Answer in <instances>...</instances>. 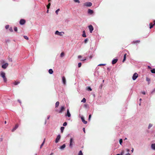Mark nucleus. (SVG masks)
<instances>
[{
    "label": "nucleus",
    "mask_w": 155,
    "mask_h": 155,
    "mask_svg": "<svg viewBox=\"0 0 155 155\" xmlns=\"http://www.w3.org/2000/svg\"><path fill=\"white\" fill-rule=\"evenodd\" d=\"M5 73L3 72H1L0 74V76L2 77L5 82H6L7 81V79L5 76Z\"/></svg>",
    "instance_id": "f257e3e1"
},
{
    "label": "nucleus",
    "mask_w": 155,
    "mask_h": 155,
    "mask_svg": "<svg viewBox=\"0 0 155 155\" xmlns=\"http://www.w3.org/2000/svg\"><path fill=\"white\" fill-rule=\"evenodd\" d=\"M65 109V108L64 106H62L60 108V110L58 111V113H61Z\"/></svg>",
    "instance_id": "f03ea898"
},
{
    "label": "nucleus",
    "mask_w": 155,
    "mask_h": 155,
    "mask_svg": "<svg viewBox=\"0 0 155 155\" xmlns=\"http://www.w3.org/2000/svg\"><path fill=\"white\" fill-rule=\"evenodd\" d=\"M92 4L91 2H86L84 4V6H86L87 7H90L92 6Z\"/></svg>",
    "instance_id": "7ed1b4c3"
},
{
    "label": "nucleus",
    "mask_w": 155,
    "mask_h": 155,
    "mask_svg": "<svg viewBox=\"0 0 155 155\" xmlns=\"http://www.w3.org/2000/svg\"><path fill=\"white\" fill-rule=\"evenodd\" d=\"M8 63H6L2 65V67L3 68L5 69L8 67Z\"/></svg>",
    "instance_id": "20e7f679"
},
{
    "label": "nucleus",
    "mask_w": 155,
    "mask_h": 155,
    "mask_svg": "<svg viewBox=\"0 0 155 155\" xmlns=\"http://www.w3.org/2000/svg\"><path fill=\"white\" fill-rule=\"evenodd\" d=\"M62 33L64 34V33L63 32H59L58 31H56L55 32V34L56 35H57L60 36H62L63 35L62 34Z\"/></svg>",
    "instance_id": "39448f33"
},
{
    "label": "nucleus",
    "mask_w": 155,
    "mask_h": 155,
    "mask_svg": "<svg viewBox=\"0 0 155 155\" xmlns=\"http://www.w3.org/2000/svg\"><path fill=\"white\" fill-rule=\"evenodd\" d=\"M138 74L137 73H135L134 74L132 77V79L133 80H135L138 77Z\"/></svg>",
    "instance_id": "423d86ee"
},
{
    "label": "nucleus",
    "mask_w": 155,
    "mask_h": 155,
    "mask_svg": "<svg viewBox=\"0 0 155 155\" xmlns=\"http://www.w3.org/2000/svg\"><path fill=\"white\" fill-rule=\"evenodd\" d=\"M61 138V135L60 134H59L58 135L56 140L55 142L56 143H57L58 142L59 140Z\"/></svg>",
    "instance_id": "0eeeda50"
},
{
    "label": "nucleus",
    "mask_w": 155,
    "mask_h": 155,
    "mask_svg": "<svg viewBox=\"0 0 155 155\" xmlns=\"http://www.w3.org/2000/svg\"><path fill=\"white\" fill-rule=\"evenodd\" d=\"M88 28L89 29L90 32L91 33H92V31H93V30L94 29V28H93V26L92 25H90L89 26Z\"/></svg>",
    "instance_id": "6e6552de"
},
{
    "label": "nucleus",
    "mask_w": 155,
    "mask_h": 155,
    "mask_svg": "<svg viewBox=\"0 0 155 155\" xmlns=\"http://www.w3.org/2000/svg\"><path fill=\"white\" fill-rule=\"evenodd\" d=\"M25 23V21L23 19H21L20 21V24L21 25L24 24Z\"/></svg>",
    "instance_id": "1a4fd4ad"
},
{
    "label": "nucleus",
    "mask_w": 155,
    "mask_h": 155,
    "mask_svg": "<svg viewBox=\"0 0 155 155\" xmlns=\"http://www.w3.org/2000/svg\"><path fill=\"white\" fill-rule=\"evenodd\" d=\"M153 22L154 23L153 24V23H150V29H151V28H152L153 27V26L155 25V20H154L153 21Z\"/></svg>",
    "instance_id": "9d476101"
},
{
    "label": "nucleus",
    "mask_w": 155,
    "mask_h": 155,
    "mask_svg": "<svg viewBox=\"0 0 155 155\" xmlns=\"http://www.w3.org/2000/svg\"><path fill=\"white\" fill-rule=\"evenodd\" d=\"M66 116H67L68 117H70L71 116L70 113L69 109H67V114L66 115Z\"/></svg>",
    "instance_id": "9b49d317"
},
{
    "label": "nucleus",
    "mask_w": 155,
    "mask_h": 155,
    "mask_svg": "<svg viewBox=\"0 0 155 155\" xmlns=\"http://www.w3.org/2000/svg\"><path fill=\"white\" fill-rule=\"evenodd\" d=\"M62 80L63 84L64 85H65L66 84V79L64 76H63L62 77Z\"/></svg>",
    "instance_id": "f8f14e48"
},
{
    "label": "nucleus",
    "mask_w": 155,
    "mask_h": 155,
    "mask_svg": "<svg viewBox=\"0 0 155 155\" xmlns=\"http://www.w3.org/2000/svg\"><path fill=\"white\" fill-rule=\"evenodd\" d=\"M18 124H16L15 127L12 130V131L13 132L17 128H18Z\"/></svg>",
    "instance_id": "ddd939ff"
},
{
    "label": "nucleus",
    "mask_w": 155,
    "mask_h": 155,
    "mask_svg": "<svg viewBox=\"0 0 155 155\" xmlns=\"http://www.w3.org/2000/svg\"><path fill=\"white\" fill-rule=\"evenodd\" d=\"M81 119L82 120V122L84 124H87V121H85L84 119V117H81Z\"/></svg>",
    "instance_id": "4468645a"
},
{
    "label": "nucleus",
    "mask_w": 155,
    "mask_h": 155,
    "mask_svg": "<svg viewBox=\"0 0 155 155\" xmlns=\"http://www.w3.org/2000/svg\"><path fill=\"white\" fill-rule=\"evenodd\" d=\"M117 59H114L112 61V64H116L117 62Z\"/></svg>",
    "instance_id": "2eb2a0df"
},
{
    "label": "nucleus",
    "mask_w": 155,
    "mask_h": 155,
    "mask_svg": "<svg viewBox=\"0 0 155 155\" xmlns=\"http://www.w3.org/2000/svg\"><path fill=\"white\" fill-rule=\"evenodd\" d=\"M73 141V139L72 138H71L70 140V143L69 145V146L71 148L72 147V142Z\"/></svg>",
    "instance_id": "dca6fc26"
},
{
    "label": "nucleus",
    "mask_w": 155,
    "mask_h": 155,
    "mask_svg": "<svg viewBox=\"0 0 155 155\" xmlns=\"http://www.w3.org/2000/svg\"><path fill=\"white\" fill-rule=\"evenodd\" d=\"M88 14H92L94 13V12L93 10L90 9H89L88 10Z\"/></svg>",
    "instance_id": "f3484780"
},
{
    "label": "nucleus",
    "mask_w": 155,
    "mask_h": 155,
    "mask_svg": "<svg viewBox=\"0 0 155 155\" xmlns=\"http://www.w3.org/2000/svg\"><path fill=\"white\" fill-rule=\"evenodd\" d=\"M140 42V41L139 40H137L133 41V43L134 44H136L137 43H139Z\"/></svg>",
    "instance_id": "a211bd4d"
},
{
    "label": "nucleus",
    "mask_w": 155,
    "mask_h": 155,
    "mask_svg": "<svg viewBox=\"0 0 155 155\" xmlns=\"http://www.w3.org/2000/svg\"><path fill=\"white\" fill-rule=\"evenodd\" d=\"M151 148L153 150H155V143H153L151 144Z\"/></svg>",
    "instance_id": "6ab92c4d"
},
{
    "label": "nucleus",
    "mask_w": 155,
    "mask_h": 155,
    "mask_svg": "<svg viewBox=\"0 0 155 155\" xmlns=\"http://www.w3.org/2000/svg\"><path fill=\"white\" fill-rule=\"evenodd\" d=\"M127 55V54H124V59L122 61L123 62H124V61H125L126 59V56Z\"/></svg>",
    "instance_id": "aec40b11"
},
{
    "label": "nucleus",
    "mask_w": 155,
    "mask_h": 155,
    "mask_svg": "<svg viewBox=\"0 0 155 155\" xmlns=\"http://www.w3.org/2000/svg\"><path fill=\"white\" fill-rule=\"evenodd\" d=\"M65 144H64L62 146L60 147V149L61 150L63 149L64 148H65Z\"/></svg>",
    "instance_id": "412c9836"
},
{
    "label": "nucleus",
    "mask_w": 155,
    "mask_h": 155,
    "mask_svg": "<svg viewBox=\"0 0 155 155\" xmlns=\"http://www.w3.org/2000/svg\"><path fill=\"white\" fill-rule=\"evenodd\" d=\"M20 83V81H15L14 83V84L15 85H17L18 84H19Z\"/></svg>",
    "instance_id": "4be33fe9"
},
{
    "label": "nucleus",
    "mask_w": 155,
    "mask_h": 155,
    "mask_svg": "<svg viewBox=\"0 0 155 155\" xmlns=\"http://www.w3.org/2000/svg\"><path fill=\"white\" fill-rule=\"evenodd\" d=\"M146 81H148V84H150V79L147 77L146 78Z\"/></svg>",
    "instance_id": "5701e85b"
},
{
    "label": "nucleus",
    "mask_w": 155,
    "mask_h": 155,
    "mask_svg": "<svg viewBox=\"0 0 155 155\" xmlns=\"http://www.w3.org/2000/svg\"><path fill=\"white\" fill-rule=\"evenodd\" d=\"M49 73L50 74H52L53 73V71L52 69H50L48 71Z\"/></svg>",
    "instance_id": "b1692460"
},
{
    "label": "nucleus",
    "mask_w": 155,
    "mask_h": 155,
    "mask_svg": "<svg viewBox=\"0 0 155 155\" xmlns=\"http://www.w3.org/2000/svg\"><path fill=\"white\" fill-rule=\"evenodd\" d=\"M59 102L57 101L55 103V107H58L59 105Z\"/></svg>",
    "instance_id": "393cba45"
},
{
    "label": "nucleus",
    "mask_w": 155,
    "mask_h": 155,
    "mask_svg": "<svg viewBox=\"0 0 155 155\" xmlns=\"http://www.w3.org/2000/svg\"><path fill=\"white\" fill-rule=\"evenodd\" d=\"M83 34H82V36L84 37H86V35L85 33V31H84L83 32Z\"/></svg>",
    "instance_id": "a878e982"
},
{
    "label": "nucleus",
    "mask_w": 155,
    "mask_h": 155,
    "mask_svg": "<svg viewBox=\"0 0 155 155\" xmlns=\"http://www.w3.org/2000/svg\"><path fill=\"white\" fill-rule=\"evenodd\" d=\"M64 127H61V132L62 133H63V130L64 129Z\"/></svg>",
    "instance_id": "bb28decb"
},
{
    "label": "nucleus",
    "mask_w": 155,
    "mask_h": 155,
    "mask_svg": "<svg viewBox=\"0 0 155 155\" xmlns=\"http://www.w3.org/2000/svg\"><path fill=\"white\" fill-rule=\"evenodd\" d=\"M151 71L152 73L155 74V69H153L151 70Z\"/></svg>",
    "instance_id": "cd10ccee"
},
{
    "label": "nucleus",
    "mask_w": 155,
    "mask_h": 155,
    "mask_svg": "<svg viewBox=\"0 0 155 155\" xmlns=\"http://www.w3.org/2000/svg\"><path fill=\"white\" fill-rule=\"evenodd\" d=\"M86 100L85 98H84L81 101V102H83V103H85L86 102Z\"/></svg>",
    "instance_id": "c85d7f7f"
},
{
    "label": "nucleus",
    "mask_w": 155,
    "mask_h": 155,
    "mask_svg": "<svg viewBox=\"0 0 155 155\" xmlns=\"http://www.w3.org/2000/svg\"><path fill=\"white\" fill-rule=\"evenodd\" d=\"M1 63L2 64H3L5 63V61L3 60L1 61Z\"/></svg>",
    "instance_id": "c756f323"
},
{
    "label": "nucleus",
    "mask_w": 155,
    "mask_h": 155,
    "mask_svg": "<svg viewBox=\"0 0 155 155\" xmlns=\"http://www.w3.org/2000/svg\"><path fill=\"white\" fill-rule=\"evenodd\" d=\"M50 5H51V3H49L48 5H47V8L48 9L49 8H50Z\"/></svg>",
    "instance_id": "7c9ffc66"
},
{
    "label": "nucleus",
    "mask_w": 155,
    "mask_h": 155,
    "mask_svg": "<svg viewBox=\"0 0 155 155\" xmlns=\"http://www.w3.org/2000/svg\"><path fill=\"white\" fill-rule=\"evenodd\" d=\"M45 139L44 140L43 142L41 144V146H40V148H42V146L43 145L44 143H45Z\"/></svg>",
    "instance_id": "2f4dec72"
},
{
    "label": "nucleus",
    "mask_w": 155,
    "mask_h": 155,
    "mask_svg": "<svg viewBox=\"0 0 155 155\" xmlns=\"http://www.w3.org/2000/svg\"><path fill=\"white\" fill-rule=\"evenodd\" d=\"M78 155H83V153L81 150L79 151L78 154Z\"/></svg>",
    "instance_id": "473e14b6"
},
{
    "label": "nucleus",
    "mask_w": 155,
    "mask_h": 155,
    "mask_svg": "<svg viewBox=\"0 0 155 155\" xmlns=\"http://www.w3.org/2000/svg\"><path fill=\"white\" fill-rule=\"evenodd\" d=\"M60 9L59 8L56 11L55 13L57 15L58 14V12L60 11Z\"/></svg>",
    "instance_id": "72a5a7b5"
},
{
    "label": "nucleus",
    "mask_w": 155,
    "mask_h": 155,
    "mask_svg": "<svg viewBox=\"0 0 155 155\" xmlns=\"http://www.w3.org/2000/svg\"><path fill=\"white\" fill-rule=\"evenodd\" d=\"M152 126H153V125H152V124H149V126H148V129L150 128Z\"/></svg>",
    "instance_id": "f704fd0d"
},
{
    "label": "nucleus",
    "mask_w": 155,
    "mask_h": 155,
    "mask_svg": "<svg viewBox=\"0 0 155 155\" xmlns=\"http://www.w3.org/2000/svg\"><path fill=\"white\" fill-rule=\"evenodd\" d=\"M87 90L90 91H92V89L89 87H88L87 88Z\"/></svg>",
    "instance_id": "c9c22d12"
},
{
    "label": "nucleus",
    "mask_w": 155,
    "mask_h": 155,
    "mask_svg": "<svg viewBox=\"0 0 155 155\" xmlns=\"http://www.w3.org/2000/svg\"><path fill=\"white\" fill-rule=\"evenodd\" d=\"M123 142V140L122 139H120L119 140V143L121 145L122 143Z\"/></svg>",
    "instance_id": "e433bc0d"
},
{
    "label": "nucleus",
    "mask_w": 155,
    "mask_h": 155,
    "mask_svg": "<svg viewBox=\"0 0 155 155\" xmlns=\"http://www.w3.org/2000/svg\"><path fill=\"white\" fill-rule=\"evenodd\" d=\"M24 38L25 39H26V40H28V37H27V36H26L24 35Z\"/></svg>",
    "instance_id": "4c0bfd02"
},
{
    "label": "nucleus",
    "mask_w": 155,
    "mask_h": 155,
    "mask_svg": "<svg viewBox=\"0 0 155 155\" xmlns=\"http://www.w3.org/2000/svg\"><path fill=\"white\" fill-rule=\"evenodd\" d=\"M64 55V53L63 52H62L61 54H60V56L61 57H62Z\"/></svg>",
    "instance_id": "58836bf2"
},
{
    "label": "nucleus",
    "mask_w": 155,
    "mask_h": 155,
    "mask_svg": "<svg viewBox=\"0 0 155 155\" xmlns=\"http://www.w3.org/2000/svg\"><path fill=\"white\" fill-rule=\"evenodd\" d=\"M14 30L15 31L17 32V27H15L14 28Z\"/></svg>",
    "instance_id": "ea45409f"
},
{
    "label": "nucleus",
    "mask_w": 155,
    "mask_h": 155,
    "mask_svg": "<svg viewBox=\"0 0 155 155\" xmlns=\"http://www.w3.org/2000/svg\"><path fill=\"white\" fill-rule=\"evenodd\" d=\"M74 1L76 2H77L78 3H80V1L79 0H74Z\"/></svg>",
    "instance_id": "a19ab883"
},
{
    "label": "nucleus",
    "mask_w": 155,
    "mask_h": 155,
    "mask_svg": "<svg viewBox=\"0 0 155 155\" xmlns=\"http://www.w3.org/2000/svg\"><path fill=\"white\" fill-rule=\"evenodd\" d=\"M81 65V63H79L78 64V67L79 68H80Z\"/></svg>",
    "instance_id": "79ce46f5"
},
{
    "label": "nucleus",
    "mask_w": 155,
    "mask_h": 155,
    "mask_svg": "<svg viewBox=\"0 0 155 155\" xmlns=\"http://www.w3.org/2000/svg\"><path fill=\"white\" fill-rule=\"evenodd\" d=\"M67 123L66 122H65L64 123V124H63V126H66L67 125Z\"/></svg>",
    "instance_id": "37998d69"
},
{
    "label": "nucleus",
    "mask_w": 155,
    "mask_h": 155,
    "mask_svg": "<svg viewBox=\"0 0 155 155\" xmlns=\"http://www.w3.org/2000/svg\"><path fill=\"white\" fill-rule=\"evenodd\" d=\"M88 41V39L86 38V39H85V40L84 41V43H87V42Z\"/></svg>",
    "instance_id": "c03bdc74"
},
{
    "label": "nucleus",
    "mask_w": 155,
    "mask_h": 155,
    "mask_svg": "<svg viewBox=\"0 0 155 155\" xmlns=\"http://www.w3.org/2000/svg\"><path fill=\"white\" fill-rule=\"evenodd\" d=\"M9 30L11 31V32H12L13 31V29H12V27H10L9 29Z\"/></svg>",
    "instance_id": "a18cd8bd"
},
{
    "label": "nucleus",
    "mask_w": 155,
    "mask_h": 155,
    "mask_svg": "<svg viewBox=\"0 0 155 155\" xmlns=\"http://www.w3.org/2000/svg\"><path fill=\"white\" fill-rule=\"evenodd\" d=\"M9 28V25H6L5 27V28L6 29H8Z\"/></svg>",
    "instance_id": "49530a36"
},
{
    "label": "nucleus",
    "mask_w": 155,
    "mask_h": 155,
    "mask_svg": "<svg viewBox=\"0 0 155 155\" xmlns=\"http://www.w3.org/2000/svg\"><path fill=\"white\" fill-rule=\"evenodd\" d=\"M105 65V64H100L98 65V66H104Z\"/></svg>",
    "instance_id": "de8ad7c7"
},
{
    "label": "nucleus",
    "mask_w": 155,
    "mask_h": 155,
    "mask_svg": "<svg viewBox=\"0 0 155 155\" xmlns=\"http://www.w3.org/2000/svg\"><path fill=\"white\" fill-rule=\"evenodd\" d=\"M91 117V115L90 114L89 116L88 120H90Z\"/></svg>",
    "instance_id": "09e8293b"
},
{
    "label": "nucleus",
    "mask_w": 155,
    "mask_h": 155,
    "mask_svg": "<svg viewBox=\"0 0 155 155\" xmlns=\"http://www.w3.org/2000/svg\"><path fill=\"white\" fill-rule=\"evenodd\" d=\"M124 150L122 151L121 153V155H123L124 153Z\"/></svg>",
    "instance_id": "8fccbe9b"
},
{
    "label": "nucleus",
    "mask_w": 155,
    "mask_h": 155,
    "mask_svg": "<svg viewBox=\"0 0 155 155\" xmlns=\"http://www.w3.org/2000/svg\"><path fill=\"white\" fill-rule=\"evenodd\" d=\"M78 57V58H82V56L81 55H79Z\"/></svg>",
    "instance_id": "3c124183"
},
{
    "label": "nucleus",
    "mask_w": 155,
    "mask_h": 155,
    "mask_svg": "<svg viewBox=\"0 0 155 155\" xmlns=\"http://www.w3.org/2000/svg\"><path fill=\"white\" fill-rule=\"evenodd\" d=\"M142 93L143 94H144V95L145 94H146V93H145V92H144V91H143V92H142Z\"/></svg>",
    "instance_id": "603ef678"
},
{
    "label": "nucleus",
    "mask_w": 155,
    "mask_h": 155,
    "mask_svg": "<svg viewBox=\"0 0 155 155\" xmlns=\"http://www.w3.org/2000/svg\"><path fill=\"white\" fill-rule=\"evenodd\" d=\"M18 101L20 104L21 103V102L20 100H18Z\"/></svg>",
    "instance_id": "864d4df0"
},
{
    "label": "nucleus",
    "mask_w": 155,
    "mask_h": 155,
    "mask_svg": "<svg viewBox=\"0 0 155 155\" xmlns=\"http://www.w3.org/2000/svg\"><path fill=\"white\" fill-rule=\"evenodd\" d=\"M148 68L149 69H151V68L150 66H148Z\"/></svg>",
    "instance_id": "5fc2aeb1"
},
{
    "label": "nucleus",
    "mask_w": 155,
    "mask_h": 155,
    "mask_svg": "<svg viewBox=\"0 0 155 155\" xmlns=\"http://www.w3.org/2000/svg\"><path fill=\"white\" fill-rule=\"evenodd\" d=\"M126 150L127 151V152H129V151H130V150L129 149H126Z\"/></svg>",
    "instance_id": "6e6d98bb"
},
{
    "label": "nucleus",
    "mask_w": 155,
    "mask_h": 155,
    "mask_svg": "<svg viewBox=\"0 0 155 155\" xmlns=\"http://www.w3.org/2000/svg\"><path fill=\"white\" fill-rule=\"evenodd\" d=\"M83 131H84V133H85V128H83Z\"/></svg>",
    "instance_id": "4d7b16f0"
},
{
    "label": "nucleus",
    "mask_w": 155,
    "mask_h": 155,
    "mask_svg": "<svg viewBox=\"0 0 155 155\" xmlns=\"http://www.w3.org/2000/svg\"><path fill=\"white\" fill-rule=\"evenodd\" d=\"M125 155H130L129 153H127Z\"/></svg>",
    "instance_id": "13d9d810"
},
{
    "label": "nucleus",
    "mask_w": 155,
    "mask_h": 155,
    "mask_svg": "<svg viewBox=\"0 0 155 155\" xmlns=\"http://www.w3.org/2000/svg\"><path fill=\"white\" fill-rule=\"evenodd\" d=\"M54 154L53 153H51L50 155H53Z\"/></svg>",
    "instance_id": "bf43d9fd"
},
{
    "label": "nucleus",
    "mask_w": 155,
    "mask_h": 155,
    "mask_svg": "<svg viewBox=\"0 0 155 155\" xmlns=\"http://www.w3.org/2000/svg\"><path fill=\"white\" fill-rule=\"evenodd\" d=\"M133 150H134V149H133V148H132V150H131V151H132V152H133Z\"/></svg>",
    "instance_id": "052dcab7"
},
{
    "label": "nucleus",
    "mask_w": 155,
    "mask_h": 155,
    "mask_svg": "<svg viewBox=\"0 0 155 155\" xmlns=\"http://www.w3.org/2000/svg\"><path fill=\"white\" fill-rule=\"evenodd\" d=\"M141 100H142V99H141V98H140V99H139V100H140V101H141Z\"/></svg>",
    "instance_id": "680f3d73"
},
{
    "label": "nucleus",
    "mask_w": 155,
    "mask_h": 155,
    "mask_svg": "<svg viewBox=\"0 0 155 155\" xmlns=\"http://www.w3.org/2000/svg\"><path fill=\"white\" fill-rule=\"evenodd\" d=\"M6 121H5V124H6Z\"/></svg>",
    "instance_id": "e2e57ef3"
},
{
    "label": "nucleus",
    "mask_w": 155,
    "mask_h": 155,
    "mask_svg": "<svg viewBox=\"0 0 155 155\" xmlns=\"http://www.w3.org/2000/svg\"><path fill=\"white\" fill-rule=\"evenodd\" d=\"M90 58H92V56H90Z\"/></svg>",
    "instance_id": "0e129e2a"
},
{
    "label": "nucleus",
    "mask_w": 155,
    "mask_h": 155,
    "mask_svg": "<svg viewBox=\"0 0 155 155\" xmlns=\"http://www.w3.org/2000/svg\"><path fill=\"white\" fill-rule=\"evenodd\" d=\"M48 10L47 11V13H48Z\"/></svg>",
    "instance_id": "69168bd1"
},
{
    "label": "nucleus",
    "mask_w": 155,
    "mask_h": 155,
    "mask_svg": "<svg viewBox=\"0 0 155 155\" xmlns=\"http://www.w3.org/2000/svg\"><path fill=\"white\" fill-rule=\"evenodd\" d=\"M51 0H48V2H50Z\"/></svg>",
    "instance_id": "338daca9"
},
{
    "label": "nucleus",
    "mask_w": 155,
    "mask_h": 155,
    "mask_svg": "<svg viewBox=\"0 0 155 155\" xmlns=\"http://www.w3.org/2000/svg\"><path fill=\"white\" fill-rule=\"evenodd\" d=\"M35 155H37V154H35Z\"/></svg>",
    "instance_id": "774afa93"
}]
</instances>
